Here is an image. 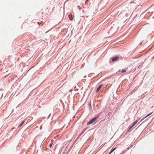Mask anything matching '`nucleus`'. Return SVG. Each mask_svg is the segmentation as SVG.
<instances>
[{"instance_id":"obj_1","label":"nucleus","mask_w":154,"mask_h":154,"mask_svg":"<svg viewBox=\"0 0 154 154\" xmlns=\"http://www.w3.org/2000/svg\"><path fill=\"white\" fill-rule=\"evenodd\" d=\"M98 118V117H96L92 119L91 120L88 122L87 123V125H89L92 123L94 122Z\"/></svg>"},{"instance_id":"obj_2","label":"nucleus","mask_w":154,"mask_h":154,"mask_svg":"<svg viewBox=\"0 0 154 154\" xmlns=\"http://www.w3.org/2000/svg\"><path fill=\"white\" fill-rule=\"evenodd\" d=\"M119 57L118 56H116L114 57H113L112 58V60L113 62H114L116 61L118 59Z\"/></svg>"},{"instance_id":"obj_3","label":"nucleus","mask_w":154,"mask_h":154,"mask_svg":"<svg viewBox=\"0 0 154 154\" xmlns=\"http://www.w3.org/2000/svg\"><path fill=\"white\" fill-rule=\"evenodd\" d=\"M102 85H100L99 87L97 88V91H96L97 92H98L99 91L100 89L102 87Z\"/></svg>"},{"instance_id":"obj_4","label":"nucleus","mask_w":154,"mask_h":154,"mask_svg":"<svg viewBox=\"0 0 154 154\" xmlns=\"http://www.w3.org/2000/svg\"><path fill=\"white\" fill-rule=\"evenodd\" d=\"M69 19L70 20H73V17H72V16L71 14H70L69 15Z\"/></svg>"},{"instance_id":"obj_5","label":"nucleus","mask_w":154,"mask_h":154,"mask_svg":"<svg viewBox=\"0 0 154 154\" xmlns=\"http://www.w3.org/2000/svg\"><path fill=\"white\" fill-rule=\"evenodd\" d=\"M151 114H149L147 116H146L145 118L142 119H141L140 120V122H142L145 118H146L148 116H149Z\"/></svg>"},{"instance_id":"obj_6","label":"nucleus","mask_w":154,"mask_h":154,"mask_svg":"<svg viewBox=\"0 0 154 154\" xmlns=\"http://www.w3.org/2000/svg\"><path fill=\"white\" fill-rule=\"evenodd\" d=\"M138 122V121H136L134 122L132 125V127H134Z\"/></svg>"},{"instance_id":"obj_7","label":"nucleus","mask_w":154,"mask_h":154,"mask_svg":"<svg viewBox=\"0 0 154 154\" xmlns=\"http://www.w3.org/2000/svg\"><path fill=\"white\" fill-rule=\"evenodd\" d=\"M116 148H115L114 149L112 150L111 151L109 152V154H111L112 152L116 149Z\"/></svg>"},{"instance_id":"obj_8","label":"nucleus","mask_w":154,"mask_h":154,"mask_svg":"<svg viewBox=\"0 0 154 154\" xmlns=\"http://www.w3.org/2000/svg\"><path fill=\"white\" fill-rule=\"evenodd\" d=\"M24 121H23L21 123V124L19 125V127H21L23 125V124L24 123Z\"/></svg>"},{"instance_id":"obj_9","label":"nucleus","mask_w":154,"mask_h":154,"mask_svg":"<svg viewBox=\"0 0 154 154\" xmlns=\"http://www.w3.org/2000/svg\"><path fill=\"white\" fill-rule=\"evenodd\" d=\"M126 71V69H122L121 71L122 72V73H124Z\"/></svg>"},{"instance_id":"obj_10","label":"nucleus","mask_w":154,"mask_h":154,"mask_svg":"<svg viewBox=\"0 0 154 154\" xmlns=\"http://www.w3.org/2000/svg\"><path fill=\"white\" fill-rule=\"evenodd\" d=\"M133 127H132V126H130V127H129V130H128V131H130V129L132 128Z\"/></svg>"},{"instance_id":"obj_11","label":"nucleus","mask_w":154,"mask_h":154,"mask_svg":"<svg viewBox=\"0 0 154 154\" xmlns=\"http://www.w3.org/2000/svg\"><path fill=\"white\" fill-rule=\"evenodd\" d=\"M52 143H51V144H50V147H51V146H52Z\"/></svg>"},{"instance_id":"obj_12","label":"nucleus","mask_w":154,"mask_h":154,"mask_svg":"<svg viewBox=\"0 0 154 154\" xmlns=\"http://www.w3.org/2000/svg\"><path fill=\"white\" fill-rule=\"evenodd\" d=\"M38 23L39 24H41V23H40L39 22H38Z\"/></svg>"},{"instance_id":"obj_13","label":"nucleus","mask_w":154,"mask_h":154,"mask_svg":"<svg viewBox=\"0 0 154 154\" xmlns=\"http://www.w3.org/2000/svg\"><path fill=\"white\" fill-rule=\"evenodd\" d=\"M140 123V122H139L138 123L139 124Z\"/></svg>"}]
</instances>
